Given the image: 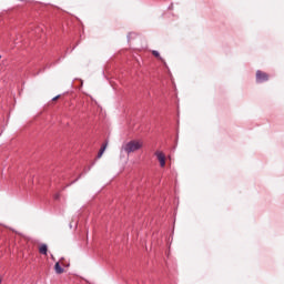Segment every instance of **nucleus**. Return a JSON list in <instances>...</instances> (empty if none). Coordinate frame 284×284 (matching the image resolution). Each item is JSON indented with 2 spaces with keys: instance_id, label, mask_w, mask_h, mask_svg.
Wrapping results in <instances>:
<instances>
[{
  "instance_id": "4",
  "label": "nucleus",
  "mask_w": 284,
  "mask_h": 284,
  "mask_svg": "<svg viewBox=\"0 0 284 284\" xmlns=\"http://www.w3.org/2000/svg\"><path fill=\"white\" fill-rule=\"evenodd\" d=\"M106 149H108V142H105V143L101 146V149H100V151H99V153H98V159H101V156H103V153L105 152Z\"/></svg>"
},
{
  "instance_id": "9",
  "label": "nucleus",
  "mask_w": 284,
  "mask_h": 284,
  "mask_svg": "<svg viewBox=\"0 0 284 284\" xmlns=\"http://www.w3.org/2000/svg\"><path fill=\"white\" fill-rule=\"evenodd\" d=\"M0 59H1V55H0Z\"/></svg>"
},
{
  "instance_id": "5",
  "label": "nucleus",
  "mask_w": 284,
  "mask_h": 284,
  "mask_svg": "<svg viewBox=\"0 0 284 284\" xmlns=\"http://www.w3.org/2000/svg\"><path fill=\"white\" fill-rule=\"evenodd\" d=\"M39 253L44 255L48 254V245L45 244L40 245Z\"/></svg>"
},
{
  "instance_id": "2",
  "label": "nucleus",
  "mask_w": 284,
  "mask_h": 284,
  "mask_svg": "<svg viewBox=\"0 0 284 284\" xmlns=\"http://www.w3.org/2000/svg\"><path fill=\"white\" fill-rule=\"evenodd\" d=\"M265 81H270V74L261 71V70H257L256 71V82L257 83H265Z\"/></svg>"
},
{
  "instance_id": "1",
  "label": "nucleus",
  "mask_w": 284,
  "mask_h": 284,
  "mask_svg": "<svg viewBox=\"0 0 284 284\" xmlns=\"http://www.w3.org/2000/svg\"><path fill=\"white\" fill-rule=\"evenodd\" d=\"M143 148V142L140 140H131L126 144L122 146V150L126 152V154H132V152H136Z\"/></svg>"
},
{
  "instance_id": "8",
  "label": "nucleus",
  "mask_w": 284,
  "mask_h": 284,
  "mask_svg": "<svg viewBox=\"0 0 284 284\" xmlns=\"http://www.w3.org/2000/svg\"><path fill=\"white\" fill-rule=\"evenodd\" d=\"M61 95H57V97H54L53 99H52V101H59V98H60Z\"/></svg>"
},
{
  "instance_id": "3",
  "label": "nucleus",
  "mask_w": 284,
  "mask_h": 284,
  "mask_svg": "<svg viewBox=\"0 0 284 284\" xmlns=\"http://www.w3.org/2000/svg\"><path fill=\"white\" fill-rule=\"evenodd\" d=\"M155 156L160 163V166L165 168V153H163L162 151H156Z\"/></svg>"
},
{
  "instance_id": "6",
  "label": "nucleus",
  "mask_w": 284,
  "mask_h": 284,
  "mask_svg": "<svg viewBox=\"0 0 284 284\" xmlns=\"http://www.w3.org/2000/svg\"><path fill=\"white\" fill-rule=\"evenodd\" d=\"M54 270H55V272L58 273V274H63V267H61V264H59V262L58 263H55V265H54Z\"/></svg>"
},
{
  "instance_id": "7",
  "label": "nucleus",
  "mask_w": 284,
  "mask_h": 284,
  "mask_svg": "<svg viewBox=\"0 0 284 284\" xmlns=\"http://www.w3.org/2000/svg\"><path fill=\"white\" fill-rule=\"evenodd\" d=\"M153 57H155V59H159L160 61H162V63H165V60H163V58H161V54L159 53V51H152Z\"/></svg>"
}]
</instances>
